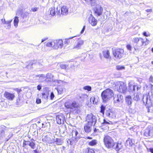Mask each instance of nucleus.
I'll use <instances>...</instances> for the list:
<instances>
[{
    "label": "nucleus",
    "instance_id": "nucleus-1",
    "mask_svg": "<svg viewBox=\"0 0 153 153\" xmlns=\"http://www.w3.org/2000/svg\"><path fill=\"white\" fill-rule=\"evenodd\" d=\"M142 97H143L142 100L144 104L146 103V104H149V105H151V100L150 99V96L148 94L143 95L140 93L138 92L137 94H134L133 99L137 101L140 100Z\"/></svg>",
    "mask_w": 153,
    "mask_h": 153
},
{
    "label": "nucleus",
    "instance_id": "nucleus-2",
    "mask_svg": "<svg viewBox=\"0 0 153 153\" xmlns=\"http://www.w3.org/2000/svg\"><path fill=\"white\" fill-rule=\"evenodd\" d=\"M133 47L135 51H139L140 47L142 46L145 41L144 39L140 37H135L133 39Z\"/></svg>",
    "mask_w": 153,
    "mask_h": 153
},
{
    "label": "nucleus",
    "instance_id": "nucleus-3",
    "mask_svg": "<svg viewBox=\"0 0 153 153\" xmlns=\"http://www.w3.org/2000/svg\"><path fill=\"white\" fill-rule=\"evenodd\" d=\"M113 95V90L108 88L104 91L102 92L101 96L103 102H106L109 99L111 98Z\"/></svg>",
    "mask_w": 153,
    "mask_h": 153
},
{
    "label": "nucleus",
    "instance_id": "nucleus-4",
    "mask_svg": "<svg viewBox=\"0 0 153 153\" xmlns=\"http://www.w3.org/2000/svg\"><path fill=\"white\" fill-rule=\"evenodd\" d=\"M103 141L105 146L108 148H112L114 145V142L113 140L111 137L108 135L104 137Z\"/></svg>",
    "mask_w": 153,
    "mask_h": 153
},
{
    "label": "nucleus",
    "instance_id": "nucleus-5",
    "mask_svg": "<svg viewBox=\"0 0 153 153\" xmlns=\"http://www.w3.org/2000/svg\"><path fill=\"white\" fill-rule=\"evenodd\" d=\"M116 87L118 91L123 94L126 93L127 91L126 85L124 82H119L117 83Z\"/></svg>",
    "mask_w": 153,
    "mask_h": 153
},
{
    "label": "nucleus",
    "instance_id": "nucleus-6",
    "mask_svg": "<svg viewBox=\"0 0 153 153\" xmlns=\"http://www.w3.org/2000/svg\"><path fill=\"white\" fill-rule=\"evenodd\" d=\"M85 119L87 123L94 126L97 120L96 117L91 113L88 114Z\"/></svg>",
    "mask_w": 153,
    "mask_h": 153
},
{
    "label": "nucleus",
    "instance_id": "nucleus-7",
    "mask_svg": "<svg viewBox=\"0 0 153 153\" xmlns=\"http://www.w3.org/2000/svg\"><path fill=\"white\" fill-rule=\"evenodd\" d=\"M124 50L122 49H118L113 52L114 56L117 59H120L123 56Z\"/></svg>",
    "mask_w": 153,
    "mask_h": 153
},
{
    "label": "nucleus",
    "instance_id": "nucleus-8",
    "mask_svg": "<svg viewBox=\"0 0 153 153\" xmlns=\"http://www.w3.org/2000/svg\"><path fill=\"white\" fill-rule=\"evenodd\" d=\"M105 114L109 118H114L116 117V114L114 110L112 109H106Z\"/></svg>",
    "mask_w": 153,
    "mask_h": 153
},
{
    "label": "nucleus",
    "instance_id": "nucleus-9",
    "mask_svg": "<svg viewBox=\"0 0 153 153\" xmlns=\"http://www.w3.org/2000/svg\"><path fill=\"white\" fill-rule=\"evenodd\" d=\"M53 75L51 73H48L46 74L45 76V82H56L59 83V80H55L53 79Z\"/></svg>",
    "mask_w": 153,
    "mask_h": 153
},
{
    "label": "nucleus",
    "instance_id": "nucleus-10",
    "mask_svg": "<svg viewBox=\"0 0 153 153\" xmlns=\"http://www.w3.org/2000/svg\"><path fill=\"white\" fill-rule=\"evenodd\" d=\"M141 86L140 85H134L132 82H129L128 83V89L130 91H135L136 88L137 91H139L140 89Z\"/></svg>",
    "mask_w": 153,
    "mask_h": 153
},
{
    "label": "nucleus",
    "instance_id": "nucleus-11",
    "mask_svg": "<svg viewBox=\"0 0 153 153\" xmlns=\"http://www.w3.org/2000/svg\"><path fill=\"white\" fill-rule=\"evenodd\" d=\"M94 10L95 15L97 16H100L102 14L103 9L100 5H97Z\"/></svg>",
    "mask_w": 153,
    "mask_h": 153
},
{
    "label": "nucleus",
    "instance_id": "nucleus-12",
    "mask_svg": "<svg viewBox=\"0 0 153 153\" xmlns=\"http://www.w3.org/2000/svg\"><path fill=\"white\" fill-rule=\"evenodd\" d=\"M78 105L75 102H74L72 103L69 102H66L65 104V106L66 108L72 109L77 108Z\"/></svg>",
    "mask_w": 153,
    "mask_h": 153
},
{
    "label": "nucleus",
    "instance_id": "nucleus-13",
    "mask_svg": "<svg viewBox=\"0 0 153 153\" xmlns=\"http://www.w3.org/2000/svg\"><path fill=\"white\" fill-rule=\"evenodd\" d=\"M55 44L53 46V48L55 49L58 48H61L63 46V41L62 39L56 40L54 42Z\"/></svg>",
    "mask_w": 153,
    "mask_h": 153
},
{
    "label": "nucleus",
    "instance_id": "nucleus-14",
    "mask_svg": "<svg viewBox=\"0 0 153 153\" xmlns=\"http://www.w3.org/2000/svg\"><path fill=\"white\" fill-rule=\"evenodd\" d=\"M60 7L59 6L57 7L56 8L54 7L51 8L50 9V14L52 16H54L55 15L56 13L58 15H60Z\"/></svg>",
    "mask_w": 153,
    "mask_h": 153
},
{
    "label": "nucleus",
    "instance_id": "nucleus-15",
    "mask_svg": "<svg viewBox=\"0 0 153 153\" xmlns=\"http://www.w3.org/2000/svg\"><path fill=\"white\" fill-rule=\"evenodd\" d=\"M114 144L112 148L115 150L117 153L123 148V146L121 143H114Z\"/></svg>",
    "mask_w": 153,
    "mask_h": 153
},
{
    "label": "nucleus",
    "instance_id": "nucleus-16",
    "mask_svg": "<svg viewBox=\"0 0 153 153\" xmlns=\"http://www.w3.org/2000/svg\"><path fill=\"white\" fill-rule=\"evenodd\" d=\"M56 119L57 123L59 124H63L64 122L65 117L62 114H61L56 116Z\"/></svg>",
    "mask_w": 153,
    "mask_h": 153
},
{
    "label": "nucleus",
    "instance_id": "nucleus-17",
    "mask_svg": "<svg viewBox=\"0 0 153 153\" xmlns=\"http://www.w3.org/2000/svg\"><path fill=\"white\" fill-rule=\"evenodd\" d=\"M71 133L72 136V139L73 141H75L79 138L80 135L76 130H73Z\"/></svg>",
    "mask_w": 153,
    "mask_h": 153
},
{
    "label": "nucleus",
    "instance_id": "nucleus-18",
    "mask_svg": "<svg viewBox=\"0 0 153 153\" xmlns=\"http://www.w3.org/2000/svg\"><path fill=\"white\" fill-rule=\"evenodd\" d=\"M42 140L49 144L54 143L55 142L54 139L53 138H51L50 136L48 135H46L43 138Z\"/></svg>",
    "mask_w": 153,
    "mask_h": 153
},
{
    "label": "nucleus",
    "instance_id": "nucleus-19",
    "mask_svg": "<svg viewBox=\"0 0 153 153\" xmlns=\"http://www.w3.org/2000/svg\"><path fill=\"white\" fill-rule=\"evenodd\" d=\"M84 43L83 40L81 39H78L76 42V44L75 45L73 49L77 50L80 49L81 46L83 45Z\"/></svg>",
    "mask_w": 153,
    "mask_h": 153
},
{
    "label": "nucleus",
    "instance_id": "nucleus-20",
    "mask_svg": "<svg viewBox=\"0 0 153 153\" xmlns=\"http://www.w3.org/2000/svg\"><path fill=\"white\" fill-rule=\"evenodd\" d=\"M89 22L92 26H95L97 23V20L91 14L90 15L89 18Z\"/></svg>",
    "mask_w": 153,
    "mask_h": 153
},
{
    "label": "nucleus",
    "instance_id": "nucleus-21",
    "mask_svg": "<svg viewBox=\"0 0 153 153\" xmlns=\"http://www.w3.org/2000/svg\"><path fill=\"white\" fill-rule=\"evenodd\" d=\"M4 95L7 99L10 100H13L15 97L14 94L8 92H5L4 94Z\"/></svg>",
    "mask_w": 153,
    "mask_h": 153
},
{
    "label": "nucleus",
    "instance_id": "nucleus-22",
    "mask_svg": "<svg viewBox=\"0 0 153 153\" xmlns=\"http://www.w3.org/2000/svg\"><path fill=\"white\" fill-rule=\"evenodd\" d=\"M92 125L89 123H86L84 126V130L87 133L90 132L91 130V127Z\"/></svg>",
    "mask_w": 153,
    "mask_h": 153
},
{
    "label": "nucleus",
    "instance_id": "nucleus-23",
    "mask_svg": "<svg viewBox=\"0 0 153 153\" xmlns=\"http://www.w3.org/2000/svg\"><path fill=\"white\" fill-rule=\"evenodd\" d=\"M144 134L145 136L148 137H152L153 136L152 132H151L149 128H146L144 130Z\"/></svg>",
    "mask_w": 153,
    "mask_h": 153
},
{
    "label": "nucleus",
    "instance_id": "nucleus-24",
    "mask_svg": "<svg viewBox=\"0 0 153 153\" xmlns=\"http://www.w3.org/2000/svg\"><path fill=\"white\" fill-rule=\"evenodd\" d=\"M55 143L57 145H62L64 143V139L62 138H56L54 139Z\"/></svg>",
    "mask_w": 153,
    "mask_h": 153
},
{
    "label": "nucleus",
    "instance_id": "nucleus-25",
    "mask_svg": "<svg viewBox=\"0 0 153 153\" xmlns=\"http://www.w3.org/2000/svg\"><path fill=\"white\" fill-rule=\"evenodd\" d=\"M60 15H66L68 13V10L65 6H63L61 8L60 7Z\"/></svg>",
    "mask_w": 153,
    "mask_h": 153
},
{
    "label": "nucleus",
    "instance_id": "nucleus-26",
    "mask_svg": "<svg viewBox=\"0 0 153 153\" xmlns=\"http://www.w3.org/2000/svg\"><path fill=\"white\" fill-rule=\"evenodd\" d=\"M35 67L37 69H42L44 67V65L42 63V61L40 62L39 61L36 62L34 64Z\"/></svg>",
    "mask_w": 153,
    "mask_h": 153
},
{
    "label": "nucleus",
    "instance_id": "nucleus-27",
    "mask_svg": "<svg viewBox=\"0 0 153 153\" xmlns=\"http://www.w3.org/2000/svg\"><path fill=\"white\" fill-rule=\"evenodd\" d=\"M126 103L129 106L131 105L132 102V99L131 96H128L126 97Z\"/></svg>",
    "mask_w": 153,
    "mask_h": 153
},
{
    "label": "nucleus",
    "instance_id": "nucleus-28",
    "mask_svg": "<svg viewBox=\"0 0 153 153\" xmlns=\"http://www.w3.org/2000/svg\"><path fill=\"white\" fill-rule=\"evenodd\" d=\"M6 127L4 126H0V136L2 137L4 136L5 131L6 130Z\"/></svg>",
    "mask_w": 153,
    "mask_h": 153
},
{
    "label": "nucleus",
    "instance_id": "nucleus-29",
    "mask_svg": "<svg viewBox=\"0 0 153 153\" xmlns=\"http://www.w3.org/2000/svg\"><path fill=\"white\" fill-rule=\"evenodd\" d=\"M102 53L104 57L106 59H108L110 57V55L109 51L108 50H105L102 52Z\"/></svg>",
    "mask_w": 153,
    "mask_h": 153
},
{
    "label": "nucleus",
    "instance_id": "nucleus-30",
    "mask_svg": "<svg viewBox=\"0 0 153 153\" xmlns=\"http://www.w3.org/2000/svg\"><path fill=\"white\" fill-rule=\"evenodd\" d=\"M134 140L133 139L128 138L126 140L127 143L130 146H131L133 144H134Z\"/></svg>",
    "mask_w": 153,
    "mask_h": 153
},
{
    "label": "nucleus",
    "instance_id": "nucleus-31",
    "mask_svg": "<svg viewBox=\"0 0 153 153\" xmlns=\"http://www.w3.org/2000/svg\"><path fill=\"white\" fill-rule=\"evenodd\" d=\"M4 21L5 24L7 25V26H5L7 29H9L10 27V23L12 21V19L10 20H8L7 21H5V19H4Z\"/></svg>",
    "mask_w": 153,
    "mask_h": 153
},
{
    "label": "nucleus",
    "instance_id": "nucleus-32",
    "mask_svg": "<svg viewBox=\"0 0 153 153\" xmlns=\"http://www.w3.org/2000/svg\"><path fill=\"white\" fill-rule=\"evenodd\" d=\"M57 91L58 92V94H61L63 93L64 91V88L62 87H58L57 89Z\"/></svg>",
    "mask_w": 153,
    "mask_h": 153
},
{
    "label": "nucleus",
    "instance_id": "nucleus-33",
    "mask_svg": "<svg viewBox=\"0 0 153 153\" xmlns=\"http://www.w3.org/2000/svg\"><path fill=\"white\" fill-rule=\"evenodd\" d=\"M20 13L21 14V16L23 18H26L28 15V13L27 11L22 12L20 11Z\"/></svg>",
    "mask_w": 153,
    "mask_h": 153
},
{
    "label": "nucleus",
    "instance_id": "nucleus-34",
    "mask_svg": "<svg viewBox=\"0 0 153 153\" xmlns=\"http://www.w3.org/2000/svg\"><path fill=\"white\" fill-rule=\"evenodd\" d=\"M88 2H87V4H91V6H94L96 4V0H88Z\"/></svg>",
    "mask_w": 153,
    "mask_h": 153
},
{
    "label": "nucleus",
    "instance_id": "nucleus-35",
    "mask_svg": "<svg viewBox=\"0 0 153 153\" xmlns=\"http://www.w3.org/2000/svg\"><path fill=\"white\" fill-rule=\"evenodd\" d=\"M19 22L18 17L17 16L15 17L14 20V24L15 26L16 27L17 26Z\"/></svg>",
    "mask_w": 153,
    "mask_h": 153
},
{
    "label": "nucleus",
    "instance_id": "nucleus-36",
    "mask_svg": "<svg viewBox=\"0 0 153 153\" xmlns=\"http://www.w3.org/2000/svg\"><path fill=\"white\" fill-rule=\"evenodd\" d=\"M97 143V141L95 140H94L88 143V144L90 146H94L96 145Z\"/></svg>",
    "mask_w": 153,
    "mask_h": 153
},
{
    "label": "nucleus",
    "instance_id": "nucleus-37",
    "mask_svg": "<svg viewBox=\"0 0 153 153\" xmlns=\"http://www.w3.org/2000/svg\"><path fill=\"white\" fill-rule=\"evenodd\" d=\"M55 44L54 42H49L46 43V47H53V45Z\"/></svg>",
    "mask_w": 153,
    "mask_h": 153
},
{
    "label": "nucleus",
    "instance_id": "nucleus-38",
    "mask_svg": "<svg viewBox=\"0 0 153 153\" xmlns=\"http://www.w3.org/2000/svg\"><path fill=\"white\" fill-rule=\"evenodd\" d=\"M110 122V123L107 121L105 120L104 119L103 122L102 123V126H105L112 123L111 122Z\"/></svg>",
    "mask_w": 153,
    "mask_h": 153
},
{
    "label": "nucleus",
    "instance_id": "nucleus-39",
    "mask_svg": "<svg viewBox=\"0 0 153 153\" xmlns=\"http://www.w3.org/2000/svg\"><path fill=\"white\" fill-rule=\"evenodd\" d=\"M90 101L91 103L93 104H96L97 102L95 101V98L94 97H92L90 99Z\"/></svg>",
    "mask_w": 153,
    "mask_h": 153
},
{
    "label": "nucleus",
    "instance_id": "nucleus-40",
    "mask_svg": "<svg viewBox=\"0 0 153 153\" xmlns=\"http://www.w3.org/2000/svg\"><path fill=\"white\" fill-rule=\"evenodd\" d=\"M29 146L32 149L35 148L36 144L34 142H29Z\"/></svg>",
    "mask_w": 153,
    "mask_h": 153
},
{
    "label": "nucleus",
    "instance_id": "nucleus-41",
    "mask_svg": "<svg viewBox=\"0 0 153 153\" xmlns=\"http://www.w3.org/2000/svg\"><path fill=\"white\" fill-rule=\"evenodd\" d=\"M105 109V106L104 105H102L100 107V112L103 115L104 114V111Z\"/></svg>",
    "mask_w": 153,
    "mask_h": 153
},
{
    "label": "nucleus",
    "instance_id": "nucleus-42",
    "mask_svg": "<svg viewBox=\"0 0 153 153\" xmlns=\"http://www.w3.org/2000/svg\"><path fill=\"white\" fill-rule=\"evenodd\" d=\"M35 77H39V78H41V79H45V75L43 74L36 75H35Z\"/></svg>",
    "mask_w": 153,
    "mask_h": 153
},
{
    "label": "nucleus",
    "instance_id": "nucleus-43",
    "mask_svg": "<svg viewBox=\"0 0 153 153\" xmlns=\"http://www.w3.org/2000/svg\"><path fill=\"white\" fill-rule=\"evenodd\" d=\"M60 67L62 69H66L68 67V65L64 64H61Z\"/></svg>",
    "mask_w": 153,
    "mask_h": 153
},
{
    "label": "nucleus",
    "instance_id": "nucleus-44",
    "mask_svg": "<svg viewBox=\"0 0 153 153\" xmlns=\"http://www.w3.org/2000/svg\"><path fill=\"white\" fill-rule=\"evenodd\" d=\"M125 67L123 66L117 65L116 66V69L118 70H122L125 69Z\"/></svg>",
    "mask_w": 153,
    "mask_h": 153
},
{
    "label": "nucleus",
    "instance_id": "nucleus-45",
    "mask_svg": "<svg viewBox=\"0 0 153 153\" xmlns=\"http://www.w3.org/2000/svg\"><path fill=\"white\" fill-rule=\"evenodd\" d=\"M83 89L85 90H87L88 91H90L91 90V87L90 86L88 85L84 86Z\"/></svg>",
    "mask_w": 153,
    "mask_h": 153
},
{
    "label": "nucleus",
    "instance_id": "nucleus-46",
    "mask_svg": "<svg viewBox=\"0 0 153 153\" xmlns=\"http://www.w3.org/2000/svg\"><path fill=\"white\" fill-rule=\"evenodd\" d=\"M118 95H115L114 96V102H118V100H119Z\"/></svg>",
    "mask_w": 153,
    "mask_h": 153
},
{
    "label": "nucleus",
    "instance_id": "nucleus-47",
    "mask_svg": "<svg viewBox=\"0 0 153 153\" xmlns=\"http://www.w3.org/2000/svg\"><path fill=\"white\" fill-rule=\"evenodd\" d=\"M29 141H26L25 140H24L22 147H25V146L27 145H29Z\"/></svg>",
    "mask_w": 153,
    "mask_h": 153
},
{
    "label": "nucleus",
    "instance_id": "nucleus-48",
    "mask_svg": "<svg viewBox=\"0 0 153 153\" xmlns=\"http://www.w3.org/2000/svg\"><path fill=\"white\" fill-rule=\"evenodd\" d=\"M42 97L45 99H47L48 98V96L47 94H45V93H42Z\"/></svg>",
    "mask_w": 153,
    "mask_h": 153
},
{
    "label": "nucleus",
    "instance_id": "nucleus-49",
    "mask_svg": "<svg viewBox=\"0 0 153 153\" xmlns=\"http://www.w3.org/2000/svg\"><path fill=\"white\" fill-rule=\"evenodd\" d=\"M118 97L119 100H118V102H121L123 99V96L121 95H118Z\"/></svg>",
    "mask_w": 153,
    "mask_h": 153
},
{
    "label": "nucleus",
    "instance_id": "nucleus-50",
    "mask_svg": "<svg viewBox=\"0 0 153 153\" xmlns=\"http://www.w3.org/2000/svg\"><path fill=\"white\" fill-rule=\"evenodd\" d=\"M126 48L129 51H131L132 49V47L131 46L130 44H128L126 46Z\"/></svg>",
    "mask_w": 153,
    "mask_h": 153
},
{
    "label": "nucleus",
    "instance_id": "nucleus-51",
    "mask_svg": "<svg viewBox=\"0 0 153 153\" xmlns=\"http://www.w3.org/2000/svg\"><path fill=\"white\" fill-rule=\"evenodd\" d=\"M54 97V95L53 93V92H51L50 97L51 99V100H53V99Z\"/></svg>",
    "mask_w": 153,
    "mask_h": 153
},
{
    "label": "nucleus",
    "instance_id": "nucleus-52",
    "mask_svg": "<svg viewBox=\"0 0 153 153\" xmlns=\"http://www.w3.org/2000/svg\"><path fill=\"white\" fill-rule=\"evenodd\" d=\"M88 153H94V151L92 149H89L88 150Z\"/></svg>",
    "mask_w": 153,
    "mask_h": 153
},
{
    "label": "nucleus",
    "instance_id": "nucleus-53",
    "mask_svg": "<svg viewBox=\"0 0 153 153\" xmlns=\"http://www.w3.org/2000/svg\"><path fill=\"white\" fill-rule=\"evenodd\" d=\"M149 82H152L153 81V77L152 76H151L149 78Z\"/></svg>",
    "mask_w": 153,
    "mask_h": 153
},
{
    "label": "nucleus",
    "instance_id": "nucleus-54",
    "mask_svg": "<svg viewBox=\"0 0 153 153\" xmlns=\"http://www.w3.org/2000/svg\"><path fill=\"white\" fill-rule=\"evenodd\" d=\"M41 101L40 99H37L36 100V102L37 104H39L41 103Z\"/></svg>",
    "mask_w": 153,
    "mask_h": 153
},
{
    "label": "nucleus",
    "instance_id": "nucleus-55",
    "mask_svg": "<svg viewBox=\"0 0 153 153\" xmlns=\"http://www.w3.org/2000/svg\"><path fill=\"white\" fill-rule=\"evenodd\" d=\"M85 26H84L83 27L82 29V30H81V32H80L81 34H82L83 33V32L85 30Z\"/></svg>",
    "mask_w": 153,
    "mask_h": 153
},
{
    "label": "nucleus",
    "instance_id": "nucleus-56",
    "mask_svg": "<svg viewBox=\"0 0 153 153\" xmlns=\"http://www.w3.org/2000/svg\"><path fill=\"white\" fill-rule=\"evenodd\" d=\"M147 149L151 153H153V148H150Z\"/></svg>",
    "mask_w": 153,
    "mask_h": 153
},
{
    "label": "nucleus",
    "instance_id": "nucleus-57",
    "mask_svg": "<svg viewBox=\"0 0 153 153\" xmlns=\"http://www.w3.org/2000/svg\"><path fill=\"white\" fill-rule=\"evenodd\" d=\"M38 8L37 7H34L32 8L31 10L33 12H35L37 10Z\"/></svg>",
    "mask_w": 153,
    "mask_h": 153
},
{
    "label": "nucleus",
    "instance_id": "nucleus-58",
    "mask_svg": "<svg viewBox=\"0 0 153 153\" xmlns=\"http://www.w3.org/2000/svg\"><path fill=\"white\" fill-rule=\"evenodd\" d=\"M143 35H144V36H146V37L149 36V34L148 35L147 34V33L146 32H144L143 33Z\"/></svg>",
    "mask_w": 153,
    "mask_h": 153
},
{
    "label": "nucleus",
    "instance_id": "nucleus-59",
    "mask_svg": "<svg viewBox=\"0 0 153 153\" xmlns=\"http://www.w3.org/2000/svg\"><path fill=\"white\" fill-rule=\"evenodd\" d=\"M41 88H42V86L40 85H38L37 86V89L38 90L40 91L41 89Z\"/></svg>",
    "mask_w": 153,
    "mask_h": 153
},
{
    "label": "nucleus",
    "instance_id": "nucleus-60",
    "mask_svg": "<svg viewBox=\"0 0 153 153\" xmlns=\"http://www.w3.org/2000/svg\"><path fill=\"white\" fill-rule=\"evenodd\" d=\"M146 11L147 12H151L152 11V9H147L146 10Z\"/></svg>",
    "mask_w": 153,
    "mask_h": 153
},
{
    "label": "nucleus",
    "instance_id": "nucleus-61",
    "mask_svg": "<svg viewBox=\"0 0 153 153\" xmlns=\"http://www.w3.org/2000/svg\"><path fill=\"white\" fill-rule=\"evenodd\" d=\"M16 91L18 93H20L21 91H22V90L21 89H17L16 90Z\"/></svg>",
    "mask_w": 153,
    "mask_h": 153
},
{
    "label": "nucleus",
    "instance_id": "nucleus-62",
    "mask_svg": "<svg viewBox=\"0 0 153 153\" xmlns=\"http://www.w3.org/2000/svg\"><path fill=\"white\" fill-rule=\"evenodd\" d=\"M29 141L30 142H34L35 141V140L33 139H31Z\"/></svg>",
    "mask_w": 153,
    "mask_h": 153
},
{
    "label": "nucleus",
    "instance_id": "nucleus-63",
    "mask_svg": "<svg viewBox=\"0 0 153 153\" xmlns=\"http://www.w3.org/2000/svg\"><path fill=\"white\" fill-rule=\"evenodd\" d=\"M67 142L68 143L70 144H71V141L70 140H68Z\"/></svg>",
    "mask_w": 153,
    "mask_h": 153
},
{
    "label": "nucleus",
    "instance_id": "nucleus-64",
    "mask_svg": "<svg viewBox=\"0 0 153 153\" xmlns=\"http://www.w3.org/2000/svg\"><path fill=\"white\" fill-rule=\"evenodd\" d=\"M35 153H38V152L37 150H35L33 151Z\"/></svg>",
    "mask_w": 153,
    "mask_h": 153
}]
</instances>
